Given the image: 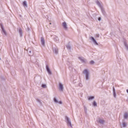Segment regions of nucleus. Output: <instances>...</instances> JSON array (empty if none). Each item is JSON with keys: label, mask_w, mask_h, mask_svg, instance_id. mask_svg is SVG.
Listing matches in <instances>:
<instances>
[{"label": "nucleus", "mask_w": 128, "mask_h": 128, "mask_svg": "<svg viewBox=\"0 0 128 128\" xmlns=\"http://www.w3.org/2000/svg\"><path fill=\"white\" fill-rule=\"evenodd\" d=\"M82 73L84 76V79L86 80H88L90 79V72L88 69H84L82 72Z\"/></svg>", "instance_id": "obj_1"}, {"label": "nucleus", "mask_w": 128, "mask_h": 128, "mask_svg": "<svg viewBox=\"0 0 128 128\" xmlns=\"http://www.w3.org/2000/svg\"><path fill=\"white\" fill-rule=\"evenodd\" d=\"M89 39L91 42L95 45H98V44L97 43L96 38L92 36H90L89 37Z\"/></svg>", "instance_id": "obj_2"}, {"label": "nucleus", "mask_w": 128, "mask_h": 128, "mask_svg": "<svg viewBox=\"0 0 128 128\" xmlns=\"http://www.w3.org/2000/svg\"><path fill=\"white\" fill-rule=\"evenodd\" d=\"M65 119L68 126L70 128H72V124L69 118L66 116L65 117Z\"/></svg>", "instance_id": "obj_3"}, {"label": "nucleus", "mask_w": 128, "mask_h": 128, "mask_svg": "<svg viewBox=\"0 0 128 128\" xmlns=\"http://www.w3.org/2000/svg\"><path fill=\"white\" fill-rule=\"evenodd\" d=\"M0 27L2 29V34L6 36L7 35V33L5 30L4 29V28L1 24H0Z\"/></svg>", "instance_id": "obj_4"}, {"label": "nucleus", "mask_w": 128, "mask_h": 128, "mask_svg": "<svg viewBox=\"0 0 128 128\" xmlns=\"http://www.w3.org/2000/svg\"><path fill=\"white\" fill-rule=\"evenodd\" d=\"M97 122L100 124H103L104 123V120L100 118H98L97 120Z\"/></svg>", "instance_id": "obj_5"}, {"label": "nucleus", "mask_w": 128, "mask_h": 128, "mask_svg": "<svg viewBox=\"0 0 128 128\" xmlns=\"http://www.w3.org/2000/svg\"><path fill=\"white\" fill-rule=\"evenodd\" d=\"M59 90L61 91H63L64 90V85L60 82L59 83Z\"/></svg>", "instance_id": "obj_6"}, {"label": "nucleus", "mask_w": 128, "mask_h": 128, "mask_svg": "<svg viewBox=\"0 0 128 128\" xmlns=\"http://www.w3.org/2000/svg\"><path fill=\"white\" fill-rule=\"evenodd\" d=\"M46 70L49 75H50L52 74V72L49 66L46 65Z\"/></svg>", "instance_id": "obj_7"}, {"label": "nucleus", "mask_w": 128, "mask_h": 128, "mask_svg": "<svg viewBox=\"0 0 128 128\" xmlns=\"http://www.w3.org/2000/svg\"><path fill=\"white\" fill-rule=\"evenodd\" d=\"M78 58L82 62L85 63L86 62V60L83 57H79Z\"/></svg>", "instance_id": "obj_8"}, {"label": "nucleus", "mask_w": 128, "mask_h": 128, "mask_svg": "<svg viewBox=\"0 0 128 128\" xmlns=\"http://www.w3.org/2000/svg\"><path fill=\"white\" fill-rule=\"evenodd\" d=\"M62 26L63 28L65 30H67L68 28L66 22H63Z\"/></svg>", "instance_id": "obj_9"}, {"label": "nucleus", "mask_w": 128, "mask_h": 128, "mask_svg": "<svg viewBox=\"0 0 128 128\" xmlns=\"http://www.w3.org/2000/svg\"><path fill=\"white\" fill-rule=\"evenodd\" d=\"M127 125V123L124 122H122V124L121 125V128H126Z\"/></svg>", "instance_id": "obj_10"}, {"label": "nucleus", "mask_w": 128, "mask_h": 128, "mask_svg": "<svg viewBox=\"0 0 128 128\" xmlns=\"http://www.w3.org/2000/svg\"><path fill=\"white\" fill-rule=\"evenodd\" d=\"M41 43L42 45L44 46H45V40L43 37L41 38Z\"/></svg>", "instance_id": "obj_11"}, {"label": "nucleus", "mask_w": 128, "mask_h": 128, "mask_svg": "<svg viewBox=\"0 0 128 128\" xmlns=\"http://www.w3.org/2000/svg\"><path fill=\"white\" fill-rule=\"evenodd\" d=\"M124 45L125 49L126 50L128 51V44L126 42H124Z\"/></svg>", "instance_id": "obj_12"}, {"label": "nucleus", "mask_w": 128, "mask_h": 128, "mask_svg": "<svg viewBox=\"0 0 128 128\" xmlns=\"http://www.w3.org/2000/svg\"><path fill=\"white\" fill-rule=\"evenodd\" d=\"M53 52L56 54H57L58 53V49L57 47H54L53 48Z\"/></svg>", "instance_id": "obj_13"}, {"label": "nucleus", "mask_w": 128, "mask_h": 128, "mask_svg": "<svg viewBox=\"0 0 128 128\" xmlns=\"http://www.w3.org/2000/svg\"><path fill=\"white\" fill-rule=\"evenodd\" d=\"M124 118L126 119H127L128 118V112H126L124 113Z\"/></svg>", "instance_id": "obj_14"}, {"label": "nucleus", "mask_w": 128, "mask_h": 128, "mask_svg": "<svg viewBox=\"0 0 128 128\" xmlns=\"http://www.w3.org/2000/svg\"><path fill=\"white\" fill-rule=\"evenodd\" d=\"M96 3V4L99 6L100 8H101L102 7V6L101 5V4L98 1H97Z\"/></svg>", "instance_id": "obj_15"}, {"label": "nucleus", "mask_w": 128, "mask_h": 128, "mask_svg": "<svg viewBox=\"0 0 128 128\" xmlns=\"http://www.w3.org/2000/svg\"><path fill=\"white\" fill-rule=\"evenodd\" d=\"M23 5L24 7L25 8L27 7L28 6L27 2L26 1H24L23 2Z\"/></svg>", "instance_id": "obj_16"}, {"label": "nucleus", "mask_w": 128, "mask_h": 128, "mask_svg": "<svg viewBox=\"0 0 128 128\" xmlns=\"http://www.w3.org/2000/svg\"><path fill=\"white\" fill-rule=\"evenodd\" d=\"M94 96H90L88 97V99L89 100H91L94 99Z\"/></svg>", "instance_id": "obj_17"}, {"label": "nucleus", "mask_w": 128, "mask_h": 128, "mask_svg": "<svg viewBox=\"0 0 128 128\" xmlns=\"http://www.w3.org/2000/svg\"><path fill=\"white\" fill-rule=\"evenodd\" d=\"M94 107L97 106V104L95 101H94L92 103Z\"/></svg>", "instance_id": "obj_18"}, {"label": "nucleus", "mask_w": 128, "mask_h": 128, "mask_svg": "<svg viewBox=\"0 0 128 128\" xmlns=\"http://www.w3.org/2000/svg\"><path fill=\"white\" fill-rule=\"evenodd\" d=\"M53 100L56 103H58V99L56 98V97L54 98Z\"/></svg>", "instance_id": "obj_19"}, {"label": "nucleus", "mask_w": 128, "mask_h": 128, "mask_svg": "<svg viewBox=\"0 0 128 128\" xmlns=\"http://www.w3.org/2000/svg\"><path fill=\"white\" fill-rule=\"evenodd\" d=\"M41 87L43 88H47L46 85L45 84H42V85Z\"/></svg>", "instance_id": "obj_20"}, {"label": "nucleus", "mask_w": 128, "mask_h": 128, "mask_svg": "<svg viewBox=\"0 0 128 128\" xmlns=\"http://www.w3.org/2000/svg\"><path fill=\"white\" fill-rule=\"evenodd\" d=\"M95 63V62L94 61L92 60L90 61L89 62V64L92 65L94 64Z\"/></svg>", "instance_id": "obj_21"}, {"label": "nucleus", "mask_w": 128, "mask_h": 128, "mask_svg": "<svg viewBox=\"0 0 128 128\" xmlns=\"http://www.w3.org/2000/svg\"><path fill=\"white\" fill-rule=\"evenodd\" d=\"M94 38H98L99 37V34H96L94 35Z\"/></svg>", "instance_id": "obj_22"}, {"label": "nucleus", "mask_w": 128, "mask_h": 128, "mask_svg": "<svg viewBox=\"0 0 128 128\" xmlns=\"http://www.w3.org/2000/svg\"><path fill=\"white\" fill-rule=\"evenodd\" d=\"M20 34V36H21L22 35V30L20 28L18 30Z\"/></svg>", "instance_id": "obj_23"}, {"label": "nucleus", "mask_w": 128, "mask_h": 128, "mask_svg": "<svg viewBox=\"0 0 128 128\" xmlns=\"http://www.w3.org/2000/svg\"><path fill=\"white\" fill-rule=\"evenodd\" d=\"M5 80V78L3 76L1 77V78H0V81L1 80L2 81L4 80Z\"/></svg>", "instance_id": "obj_24"}, {"label": "nucleus", "mask_w": 128, "mask_h": 128, "mask_svg": "<svg viewBox=\"0 0 128 128\" xmlns=\"http://www.w3.org/2000/svg\"><path fill=\"white\" fill-rule=\"evenodd\" d=\"M113 95L114 98H116V94L115 92H113Z\"/></svg>", "instance_id": "obj_25"}, {"label": "nucleus", "mask_w": 128, "mask_h": 128, "mask_svg": "<svg viewBox=\"0 0 128 128\" xmlns=\"http://www.w3.org/2000/svg\"><path fill=\"white\" fill-rule=\"evenodd\" d=\"M32 52L30 50L29 52V54L30 56H31L32 55Z\"/></svg>", "instance_id": "obj_26"}, {"label": "nucleus", "mask_w": 128, "mask_h": 128, "mask_svg": "<svg viewBox=\"0 0 128 128\" xmlns=\"http://www.w3.org/2000/svg\"><path fill=\"white\" fill-rule=\"evenodd\" d=\"M66 47H67V48L68 49H70V46L69 45H67V46Z\"/></svg>", "instance_id": "obj_27"}, {"label": "nucleus", "mask_w": 128, "mask_h": 128, "mask_svg": "<svg viewBox=\"0 0 128 128\" xmlns=\"http://www.w3.org/2000/svg\"><path fill=\"white\" fill-rule=\"evenodd\" d=\"M54 40L55 41H56V40H58V38L57 37H56V38H54Z\"/></svg>", "instance_id": "obj_28"}, {"label": "nucleus", "mask_w": 128, "mask_h": 128, "mask_svg": "<svg viewBox=\"0 0 128 128\" xmlns=\"http://www.w3.org/2000/svg\"><path fill=\"white\" fill-rule=\"evenodd\" d=\"M62 102L61 101H58V103H59L60 104H62Z\"/></svg>", "instance_id": "obj_29"}, {"label": "nucleus", "mask_w": 128, "mask_h": 128, "mask_svg": "<svg viewBox=\"0 0 128 128\" xmlns=\"http://www.w3.org/2000/svg\"><path fill=\"white\" fill-rule=\"evenodd\" d=\"M79 85L81 87H82V84L81 83H79Z\"/></svg>", "instance_id": "obj_30"}, {"label": "nucleus", "mask_w": 128, "mask_h": 128, "mask_svg": "<svg viewBox=\"0 0 128 128\" xmlns=\"http://www.w3.org/2000/svg\"><path fill=\"white\" fill-rule=\"evenodd\" d=\"M113 92H115V89L114 87H113Z\"/></svg>", "instance_id": "obj_31"}, {"label": "nucleus", "mask_w": 128, "mask_h": 128, "mask_svg": "<svg viewBox=\"0 0 128 128\" xmlns=\"http://www.w3.org/2000/svg\"><path fill=\"white\" fill-rule=\"evenodd\" d=\"M98 20L99 21H100L101 20V18L100 17L98 18Z\"/></svg>", "instance_id": "obj_32"}, {"label": "nucleus", "mask_w": 128, "mask_h": 128, "mask_svg": "<svg viewBox=\"0 0 128 128\" xmlns=\"http://www.w3.org/2000/svg\"><path fill=\"white\" fill-rule=\"evenodd\" d=\"M6 64H9L8 62V61L7 60L6 61Z\"/></svg>", "instance_id": "obj_33"}, {"label": "nucleus", "mask_w": 128, "mask_h": 128, "mask_svg": "<svg viewBox=\"0 0 128 128\" xmlns=\"http://www.w3.org/2000/svg\"><path fill=\"white\" fill-rule=\"evenodd\" d=\"M84 110L86 111L87 110L86 108V107H84Z\"/></svg>", "instance_id": "obj_34"}, {"label": "nucleus", "mask_w": 128, "mask_h": 128, "mask_svg": "<svg viewBox=\"0 0 128 128\" xmlns=\"http://www.w3.org/2000/svg\"><path fill=\"white\" fill-rule=\"evenodd\" d=\"M126 91L127 92L128 94V89L126 90Z\"/></svg>", "instance_id": "obj_35"}, {"label": "nucleus", "mask_w": 128, "mask_h": 128, "mask_svg": "<svg viewBox=\"0 0 128 128\" xmlns=\"http://www.w3.org/2000/svg\"><path fill=\"white\" fill-rule=\"evenodd\" d=\"M127 100L128 101V96L127 97Z\"/></svg>", "instance_id": "obj_36"}, {"label": "nucleus", "mask_w": 128, "mask_h": 128, "mask_svg": "<svg viewBox=\"0 0 128 128\" xmlns=\"http://www.w3.org/2000/svg\"><path fill=\"white\" fill-rule=\"evenodd\" d=\"M50 24H51V23H50Z\"/></svg>", "instance_id": "obj_37"}]
</instances>
